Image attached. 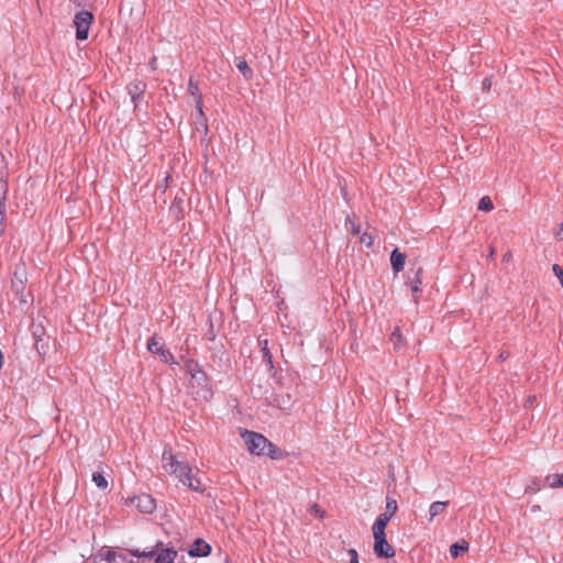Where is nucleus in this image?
<instances>
[{"mask_svg": "<svg viewBox=\"0 0 563 563\" xmlns=\"http://www.w3.org/2000/svg\"><path fill=\"white\" fill-rule=\"evenodd\" d=\"M162 465L168 474L176 475L179 482L186 485L189 489L195 492H203L200 479L192 476L191 466L184 461H179L173 453V450L169 445L164 448L162 454Z\"/></svg>", "mask_w": 563, "mask_h": 563, "instance_id": "f257e3e1", "label": "nucleus"}, {"mask_svg": "<svg viewBox=\"0 0 563 563\" xmlns=\"http://www.w3.org/2000/svg\"><path fill=\"white\" fill-rule=\"evenodd\" d=\"M241 435L247 446V450L252 454H264V450H266V446L268 444V439L266 437H264L261 433L249 430H244Z\"/></svg>", "mask_w": 563, "mask_h": 563, "instance_id": "f03ea898", "label": "nucleus"}, {"mask_svg": "<svg viewBox=\"0 0 563 563\" xmlns=\"http://www.w3.org/2000/svg\"><path fill=\"white\" fill-rule=\"evenodd\" d=\"M92 20L93 15L89 11H80L75 15L74 24L76 26L77 40H87Z\"/></svg>", "mask_w": 563, "mask_h": 563, "instance_id": "7ed1b4c3", "label": "nucleus"}, {"mask_svg": "<svg viewBox=\"0 0 563 563\" xmlns=\"http://www.w3.org/2000/svg\"><path fill=\"white\" fill-rule=\"evenodd\" d=\"M93 563H132L122 553L111 550L108 547L101 548L93 555Z\"/></svg>", "mask_w": 563, "mask_h": 563, "instance_id": "20e7f679", "label": "nucleus"}, {"mask_svg": "<svg viewBox=\"0 0 563 563\" xmlns=\"http://www.w3.org/2000/svg\"><path fill=\"white\" fill-rule=\"evenodd\" d=\"M147 350L153 353L159 355L162 362L169 363L174 362L173 354L165 349L164 342L157 335H153L147 342Z\"/></svg>", "mask_w": 563, "mask_h": 563, "instance_id": "39448f33", "label": "nucleus"}, {"mask_svg": "<svg viewBox=\"0 0 563 563\" xmlns=\"http://www.w3.org/2000/svg\"><path fill=\"white\" fill-rule=\"evenodd\" d=\"M374 537V553L377 558L391 559L395 556L394 548L388 543L386 534Z\"/></svg>", "mask_w": 563, "mask_h": 563, "instance_id": "423d86ee", "label": "nucleus"}, {"mask_svg": "<svg viewBox=\"0 0 563 563\" xmlns=\"http://www.w3.org/2000/svg\"><path fill=\"white\" fill-rule=\"evenodd\" d=\"M130 505L135 506L141 512L152 514L156 508L155 499L148 494L134 496L129 500Z\"/></svg>", "mask_w": 563, "mask_h": 563, "instance_id": "0eeeda50", "label": "nucleus"}, {"mask_svg": "<svg viewBox=\"0 0 563 563\" xmlns=\"http://www.w3.org/2000/svg\"><path fill=\"white\" fill-rule=\"evenodd\" d=\"M146 90V84L143 80H134L128 85V91L131 96L134 108L137 107L139 101L143 98Z\"/></svg>", "mask_w": 563, "mask_h": 563, "instance_id": "6e6552de", "label": "nucleus"}, {"mask_svg": "<svg viewBox=\"0 0 563 563\" xmlns=\"http://www.w3.org/2000/svg\"><path fill=\"white\" fill-rule=\"evenodd\" d=\"M211 553V545L206 542L203 539H197L192 543L188 554L192 558L196 556H207Z\"/></svg>", "mask_w": 563, "mask_h": 563, "instance_id": "1a4fd4ad", "label": "nucleus"}, {"mask_svg": "<svg viewBox=\"0 0 563 563\" xmlns=\"http://www.w3.org/2000/svg\"><path fill=\"white\" fill-rule=\"evenodd\" d=\"M422 267H418L416 271L410 269V275L408 276V284L412 294L420 292L422 290Z\"/></svg>", "mask_w": 563, "mask_h": 563, "instance_id": "9d476101", "label": "nucleus"}, {"mask_svg": "<svg viewBox=\"0 0 563 563\" xmlns=\"http://www.w3.org/2000/svg\"><path fill=\"white\" fill-rule=\"evenodd\" d=\"M390 263L394 273H399L404 269L406 263V254L401 253L397 247L390 254Z\"/></svg>", "mask_w": 563, "mask_h": 563, "instance_id": "9b49d317", "label": "nucleus"}, {"mask_svg": "<svg viewBox=\"0 0 563 563\" xmlns=\"http://www.w3.org/2000/svg\"><path fill=\"white\" fill-rule=\"evenodd\" d=\"M390 515H387V512H383L380 514L374 525H373V536H384L386 534L385 533V529L390 520Z\"/></svg>", "mask_w": 563, "mask_h": 563, "instance_id": "f8f14e48", "label": "nucleus"}, {"mask_svg": "<svg viewBox=\"0 0 563 563\" xmlns=\"http://www.w3.org/2000/svg\"><path fill=\"white\" fill-rule=\"evenodd\" d=\"M8 191V185L3 180V178L0 177V227H2L5 218V194ZM3 232V228L0 229V234Z\"/></svg>", "mask_w": 563, "mask_h": 563, "instance_id": "ddd939ff", "label": "nucleus"}, {"mask_svg": "<svg viewBox=\"0 0 563 563\" xmlns=\"http://www.w3.org/2000/svg\"><path fill=\"white\" fill-rule=\"evenodd\" d=\"M163 547V542H157L154 547H151L148 549H145L143 551L139 550V549H130L129 552L131 553V555L135 556V558H153L158 550H161Z\"/></svg>", "mask_w": 563, "mask_h": 563, "instance_id": "4468645a", "label": "nucleus"}, {"mask_svg": "<svg viewBox=\"0 0 563 563\" xmlns=\"http://www.w3.org/2000/svg\"><path fill=\"white\" fill-rule=\"evenodd\" d=\"M188 91L190 92V95L196 97V103H197V108L199 110V114L202 115L203 114V111H202V96L199 92L198 82L194 81L192 78L189 79Z\"/></svg>", "mask_w": 563, "mask_h": 563, "instance_id": "2eb2a0df", "label": "nucleus"}, {"mask_svg": "<svg viewBox=\"0 0 563 563\" xmlns=\"http://www.w3.org/2000/svg\"><path fill=\"white\" fill-rule=\"evenodd\" d=\"M176 556H177V551H175L172 548H167V549L162 550L157 554L154 563H174Z\"/></svg>", "mask_w": 563, "mask_h": 563, "instance_id": "dca6fc26", "label": "nucleus"}, {"mask_svg": "<svg viewBox=\"0 0 563 563\" xmlns=\"http://www.w3.org/2000/svg\"><path fill=\"white\" fill-rule=\"evenodd\" d=\"M449 505V501H434L429 508V521H432L437 516L444 512Z\"/></svg>", "mask_w": 563, "mask_h": 563, "instance_id": "f3484780", "label": "nucleus"}, {"mask_svg": "<svg viewBox=\"0 0 563 563\" xmlns=\"http://www.w3.org/2000/svg\"><path fill=\"white\" fill-rule=\"evenodd\" d=\"M235 66L245 79L250 80L253 78V70L243 57L236 58Z\"/></svg>", "mask_w": 563, "mask_h": 563, "instance_id": "a211bd4d", "label": "nucleus"}, {"mask_svg": "<svg viewBox=\"0 0 563 563\" xmlns=\"http://www.w3.org/2000/svg\"><path fill=\"white\" fill-rule=\"evenodd\" d=\"M34 346L38 353L40 356L44 357L49 352L51 345H49V336L48 338H42L34 342Z\"/></svg>", "mask_w": 563, "mask_h": 563, "instance_id": "6ab92c4d", "label": "nucleus"}, {"mask_svg": "<svg viewBox=\"0 0 563 563\" xmlns=\"http://www.w3.org/2000/svg\"><path fill=\"white\" fill-rule=\"evenodd\" d=\"M545 482L551 488L563 487V473L562 474H550L545 477Z\"/></svg>", "mask_w": 563, "mask_h": 563, "instance_id": "aec40b11", "label": "nucleus"}, {"mask_svg": "<svg viewBox=\"0 0 563 563\" xmlns=\"http://www.w3.org/2000/svg\"><path fill=\"white\" fill-rule=\"evenodd\" d=\"M468 550V543L464 540L461 542H455L450 547V554L452 558H457L460 553L466 552Z\"/></svg>", "mask_w": 563, "mask_h": 563, "instance_id": "412c9836", "label": "nucleus"}, {"mask_svg": "<svg viewBox=\"0 0 563 563\" xmlns=\"http://www.w3.org/2000/svg\"><path fill=\"white\" fill-rule=\"evenodd\" d=\"M263 455H267L273 460H278L283 456L280 449L274 443H272L269 440L266 450H264Z\"/></svg>", "mask_w": 563, "mask_h": 563, "instance_id": "4be33fe9", "label": "nucleus"}, {"mask_svg": "<svg viewBox=\"0 0 563 563\" xmlns=\"http://www.w3.org/2000/svg\"><path fill=\"white\" fill-rule=\"evenodd\" d=\"M32 335L34 339V342L42 339V338H48L49 335L46 334L45 328L42 325V323H35L33 322L31 325Z\"/></svg>", "mask_w": 563, "mask_h": 563, "instance_id": "5701e85b", "label": "nucleus"}, {"mask_svg": "<svg viewBox=\"0 0 563 563\" xmlns=\"http://www.w3.org/2000/svg\"><path fill=\"white\" fill-rule=\"evenodd\" d=\"M260 345H261V350H262V353H263V358L264 361L266 362V364L272 368L273 367V356L268 350V341L265 339V340H260Z\"/></svg>", "mask_w": 563, "mask_h": 563, "instance_id": "b1692460", "label": "nucleus"}, {"mask_svg": "<svg viewBox=\"0 0 563 563\" xmlns=\"http://www.w3.org/2000/svg\"><path fill=\"white\" fill-rule=\"evenodd\" d=\"M92 482L99 487L100 489H107L108 488V481L103 476L101 472H95L92 474Z\"/></svg>", "mask_w": 563, "mask_h": 563, "instance_id": "393cba45", "label": "nucleus"}, {"mask_svg": "<svg viewBox=\"0 0 563 563\" xmlns=\"http://www.w3.org/2000/svg\"><path fill=\"white\" fill-rule=\"evenodd\" d=\"M390 341L393 342L394 347L396 350L400 349V346L402 345L404 339H402V334H401L399 328H396L393 331V333L390 334Z\"/></svg>", "mask_w": 563, "mask_h": 563, "instance_id": "a878e982", "label": "nucleus"}, {"mask_svg": "<svg viewBox=\"0 0 563 563\" xmlns=\"http://www.w3.org/2000/svg\"><path fill=\"white\" fill-rule=\"evenodd\" d=\"M198 385L207 386L208 378L206 373L202 369H197L196 373H192L191 377Z\"/></svg>", "mask_w": 563, "mask_h": 563, "instance_id": "bb28decb", "label": "nucleus"}, {"mask_svg": "<svg viewBox=\"0 0 563 563\" xmlns=\"http://www.w3.org/2000/svg\"><path fill=\"white\" fill-rule=\"evenodd\" d=\"M478 209L483 211H492L494 209V203L488 196L481 198L478 202Z\"/></svg>", "mask_w": 563, "mask_h": 563, "instance_id": "cd10ccee", "label": "nucleus"}, {"mask_svg": "<svg viewBox=\"0 0 563 563\" xmlns=\"http://www.w3.org/2000/svg\"><path fill=\"white\" fill-rule=\"evenodd\" d=\"M398 509L397 501L394 498H386V512L390 515V518L396 514Z\"/></svg>", "mask_w": 563, "mask_h": 563, "instance_id": "c85d7f7f", "label": "nucleus"}, {"mask_svg": "<svg viewBox=\"0 0 563 563\" xmlns=\"http://www.w3.org/2000/svg\"><path fill=\"white\" fill-rule=\"evenodd\" d=\"M360 242L371 247L374 243V238L369 233L364 232L360 238Z\"/></svg>", "mask_w": 563, "mask_h": 563, "instance_id": "c756f323", "label": "nucleus"}, {"mask_svg": "<svg viewBox=\"0 0 563 563\" xmlns=\"http://www.w3.org/2000/svg\"><path fill=\"white\" fill-rule=\"evenodd\" d=\"M553 274L559 278L562 287H563V268L559 264L552 265Z\"/></svg>", "mask_w": 563, "mask_h": 563, "instance_id": "7c9ffc66", "label": "nucleus"}, {"mask_svg": "<svg viewBox=\"0 0 563 563\" xmlns=\"http://www.w3.org/2000/svg\"><path fill=\"white\" fill-rule=\"evenodd\" d=\"M186 368L191 377H192V373H196L197 369H201L199 364L194 362L192 360H190L186 363Z\"/></svg>", "mask_w": 563, "mask_h": 563, "instance_id": "2f4dec72", "label": "nucleus"}, {"mask_svg": "<svg viewBox=\"0 0 563 563\" xmlns=\"http://www.w3.org/2000/svg\"><path fill=\"white\" fill-rule=\"evenodd\" d=\"M351 223V228H350V231L353 235H356V234H360L361 232V229L358 225H356L354 222H352L350 216L346 217V223Z\"/></svg>", "mask_w": 563, "mask_h": 563, "instance_id": "473e14b6", "label": "nucleus"}, {"mask_svg": "<svg viewBox=\"0 0 563 563\" xmlns=\"http://www.w3.org/2000/svg\"><path fill=\"white\" fill-rule=\"evenodd\" d=\"M12 288L16 294L23 290V282L22 280H12Z\"/></svg>", "mask_w": 563, "mask_h": 563, "instance_id": "72a5a7b5", "label": "nucleus"}, {"mask_svg": "<svg viewBox=\"0 0 563 563\" xmlns=\"http://www.w3.org/2000/svg\"><path fill=\"white\" fill-rule=\"evenodd\" d=\"M207 339L210 340V341H213L216 339V332L213 330V327L212 324H210V329L209 331L207 332Z\"/></svg>", "mask_w": 563, "mask_h": 563, "instance_id": "f704fd0d", "label": "nucleus"}, {"mask_svg": "<svg viewBox=\"0 0 563 563\" xmlns=\"http://www.w3.org/2000/svg\"><path fill=\"white\" fill-rule=\"evenodd\" d=\"M347 554L350 555V560L351 559H358V554H357V551L355 549H350L347 551Z\"/></svg>", "mask_w": 563, "mask_h": 563, "instance_id": "c9c22d12", "label": "nucleus"}, {"mask_svg": "<svg viewBox=\"0 0 563 563\" xmlns=\"http://www.w3.org/2000/svg\"><path fill=\"white\" fill-rule=\"evenodd\" d=\"M555 235L559 240H563V222L560 224V228Z\"/></svg>", "mask_w": 563, "mask_h": 563, "instance_id": "e433bc0d", "label": "nucleus"}, {"mask_svg": "<svg viewBox=\"0 0 563 563\" xmlns=\"http://www.w3.org/2000/svg\"><path fill=\"white\" fill-rule=\"evenodd\" d=\"M483 88L488 90L490 88V80L488 78H485L483 80Z\"/></svg>", "mask_w": 563, "mask_h": 563, "instance_id": "4c0bfd02", "label": "nucleus"}, {"mask_svg": "<svg viewBox=\"0 0 563 563\" xmlns=\"http://www.w3.org/2000/svg\"><path fill=\"white\" fill-rule=\"evenodd\" d=\"M511 256H512V254H511V252H510V251L506 252V253L504 254V256H503V262H508V261H510Z\"/></svg>", "mask_w": 563, "mask_h": 563, "instance_id": "58836bf2", "label": "nucleus"}, {"mask_svg": "<svg viewBox=\"0 0 563 563\" xmlns=\"http://www.w3.org/2000/svg\"><path fill=\"white\" fill-rule=\"evenodd\" d=\"M495 255V249L493 246H489V253H488V257L489 258H493Z\"/></svg>", "mask_w": 563, "mask_h": 563, "instance_id": "ea45409f", "label": "nucleus"}, {"mask_svg": "<svg viewBox=\"0 0 563 563\" xmlns=\"http://www.w3.org/2000/svg\"><path fill=\"white\" fill-rule=\"evenodd\" d=\"M536 397H529L526 401V406H531L532 402L534 401Z\"/></svg>", "mask_w": 563, "mask_h": 563, "instance_id": "a19ab883", "label": "nucleus"}, {"mask_svg": "<svg viewBox=\"0 0 563 563\" xmlns=\"http://www.w3.org/2000/svg\"><path fill=\"white\" fill-rule=\"evenodd\" d=\"M350 563H358V559H351Z\"/></svg>", "mask_w": 563, "mask_h": 563, "instance_id": "79ce46f5", "label": "nucleus"}, {"mask_svg": "<svg viewBox=\"0 0 563 563\" xmlns=\"http://www.w3.org/2000/svg\"><path fill=\"white\" fill-rule=\"evenodd\" d=\"M156 58L152 59V65H155Z\"/></svg>", "mask_w": 563, "mask_h": 563, "instance_id": "37998d69", "label": "nucleus"}]
</instances>
